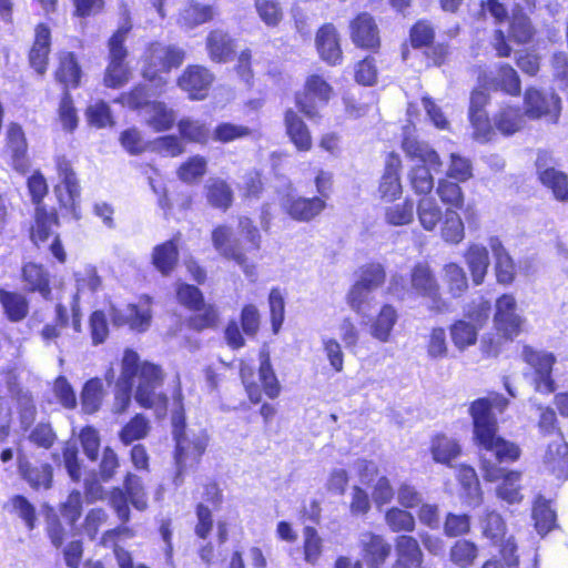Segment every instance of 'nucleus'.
<instances>
[{"mask_svg": "<svg viewBox=\"0 0 568 568\" xmlns=\"http://www.w3.org/2000/svg\"><path fill=\"white\" fill-rule=\"evenodd\" d=\"M138 378L134 398L139 405L145 408H154L164 412L168 397L162 393L164 374L160 366L149 362L140 363L139 355L126 349L122 359V371L115 384L114 414H123L131 404L133 379Z\"/></svg>", "mask_w": 568, "mask_h": 568, "instance_id": "1", "label": "nucleus"}, {"mask_svg": "<svg viewBox=\"0 0 568 568\" xmlns=\"http://www.w3.org/2000/svg\"><path fill=\"white\" fill-rule=\"evenodd\" d=\"M508 399L500 394H491L488 397L476 399L469 407V414L474 424V436L483 449V458L487 468L488 477H496L497 470L491 466V457L498 456L501 459L519 458L520 448L499 436H497V419L493 409L503 413L508 406Z\"/></svg>", "mask_w": 568, "mask_h": 568, "instance_id": "2", "label": "nucleus"}, {"mask_svg": "<svg viewBox=\"0 0 568 568\" xmlns=\"http://www.w3.org/2000/svg\"><path fill=\"white\" fill-rule=\"evenodd\" d=\"M184 58V50L176 45L152 43L144 55L142 77L146 82L155 84V93L164 92L168 84L166 74L173 68H179Z\"/></svg>", "mask_w": 568, "mask_h": 568, "instance_id": "3", "label": "nucleus"}, {"mask_svg": "<svg viewBox=\"0 0 568 568\" xmlns=\"http://www.w3.org/2000/svg\"><path fill=\"white\" fill-rule=\"evenodd\" d=\"M173 435L176 442V475L174 477V484L180 486L183 483V474L200 462V458L207 446V438L204 434L194 435L191 438L184 432V424L180 416H173Z\"/></svg>", "mask_w": 568, "mask_h": 568, "instance_id": "4", "label": "nucleus"}, {"mask_svg": "<svg viewBox=\"0 0 568 568\" xmlns=\"http://www.w3.org/2000/svg\"><path fill=\"white\" fill-rule=\"evenodd\" d=\"M130 30L131 24L125 22L109 40V63L104 74V84L108 88H120L129 81L130 70L125 63L128 50L124 41Z\"/></svg>", "mask_w": 568, "mask_h": 568, "instance_id": "5", "label": "nucleus"}, {"mask_svg": "<svg viewBox=\"0 0 568 568\" xmlns=\"http://www.w3.org/2000/svg\"><path fill=\"white\" fill-rule=\"evenodd\" d=\"M412 295L427 298V307L436 314L450 311V304L442 297L439 284L426 263H417L410 272Z\"/></svg>", "mask_w": 568, "mask_h": 568, "instance_id": "6", "label": "nucleus"}, {"mask_svg": "<svg viewBox=\"0 0 568 568\" xmlns=\"http://www.w3.org/2000/svg\"><path fill=\"white\" fill-rule=\"evenodd\" d=\"M480 455V469L483 473V477L487 481H497L501 480V483L496 487V495L501 500L508 504H517L523 499L521 490V474L519 471L506 470L499 466L501 463H511L517 460L518 458H509L501 459L497 455L491 457V466L496 468L497 474L496 477H488L487 468L485 467L484 458H483V449L479 452Z\"/></svg>", "mask_w": 568, "mask_h": 568, "instance_id": "7", "label": "nucleus"}, {"mask_svg": "<svg viewBox=\"0 0 568 568\" xmlns=\"http://www.w3.org/2000/svg\"><path fill=\"white\" fill-rule=\"evenodd\" d=\"M151 304L152 298L148 295H143L140 298L139 305L128 304L125 308H118L112 305L109 311V316L114 326L129 325L133 331L145 332L151 325Z\"/></svg>", "mask_w": 568, "mask_h": 568, "instance_id": "8", "label": "nucleus"}, {"mask_svg": "<svg viewBox=\"0 0 568 568\" xmlns=\"http://www.w3.org/2000/svg\"><path fill=\"white\" fill-rule=\"evenodd\" d=\"M521 356L535 372V389L545 394L555 392V382L551 378L552 365L556 362L555 356L550 353L536 351L530 346H524Z\"/></svg>", "mask_w": 568, "mask_h": 568, "instance_id": "9", "label": "nucleus"}, {"mask_svg": "<svg viewBox=\"0 0 568 568\" xmlns=\"http://www.w3.org/2000/svg\"><path fill=\"white\" fill-rule=\"evenodd\" d=\"M525 113L531 119L547 116L556 123L560 114V98L555 92H545L529 88L525 92Z\"/></svg>", "mask_w": 568, "mask_h": 568, "instance_id": "10", "label": "nucleus"}, {"mask_svg": "<svg viewBox=\"0 0 568 568\" xmlns=\"http://www.w3.org/2000/svg\"><path fill=\"white\" fill-rule=\"evenodd\" d=\"M524 318L518 312L517 302L510 294H504L495 304L494 324L496 329L506 338L518 335Z\"/></svg>", "mask_w": 568, "mask_h": 568, "instance_id": "11", "label": "nucleus"}, {"mask_svg": "<svg viewBox=\"0 0 568 568\" xmlns=\"http://www.w3.org/2000/svg\"><path fill=\"white\" fill-rule=\"evenodd\" d=\"M542 467L558 479L568 478V444L560 433H556L547 444L542 455Z\"/></svg>", "mask_w": 568, "mask_h": 568, "instance_id": "12", "label": "nucleus"}, {"mask_svg": "<svg viewBox=\"0 0 568 568\" xmlns=\"http://www.w3.org/2000/svg\"><path fill=\"white\" fill-rule=\"evenodd\" d=\"M305 89L306 92L303 95L296 97V104L308 119H314L318 113L313 100L317 99L322 103H327L332 94V87L322 77L313 74L307 79Z\"/></svg>", "mask_w": 568, "mask_h": 568, "instance_id": "13", "label": "nucleus"}, {"mask_svg": "<svg viewBox=\"0 0 568 568\" xmlns=\"http://www.w3.org/2000/svg\"><path fill=\"white\" fill-rule=\"evenodd\" d=\"M57 168L59 175L62 179V184L65 190V195L62 193V186L58 185L54 187V193L62 207L70 209L73 215L78 219L75 203L80 197V186L75 178L70 162L65 158H59L57 160Z\"/></svg>", "mask_w": 568, "mask_h": 568, "instance_id": "14", "label": "nucleus"}, {"mask_svg": "<svg viewBox=\"0 0 568 568\" xmlns=\"http://www.w3.org/2000/svg\"><path fill=\"white\" fill-rule=\"evenodd\" d=\"M213 74L204 67H187L178 80V85L193 100H202L213 82Z\"/></svg>", "mask_w": 568, "mask_h": 568, "instance_id": "15", "label": "nucleus"}, {"mask_svg": "<svg viewBox=\"0 0 568 568\" xmlns=\"http://www.w3.org/2000/svg\"><path fill=\"white\" fill-rule=\"evenodd\" d=\"M488 97L483 90H474L470 95L469 120L474 128V138L480 142L489 140L491 126L484 110Z\"/></svg>", "mask_w": 568, "mask_h": 568, "instance_id": "16", "label": "nucleus"}, {"mask_svg": "<svg viewBox=\"0 0 568 568\" xmlns=\"http://www.w3.org/2000/svg\"><path fill=\"white\" fill-rule=\"evenodd\" d=\"M315 44L320 57L328 64L335 65L342 61L339 36L332 23H325L318 29Z\"/></svg>", "mask_w": 568, "mask_h": 568, "instance_id": "17", "label": "nucleus"}, {"mask_svg": "<svg viewBox=\"0 0 568 568\" xmlns=\"http://www.w3.org/2000/svg\"><path fill=\"white\" fill-rule=\"evenodd\" d=\"M351 37L362 48L374 49L379 45L377 26L368 13H361L352 21Z\"/></svg>", "mask_w": 568, "mask_h": 568, "instance_id": "18", "label": "nucleus"}, {"mask_svg": "<svg viewBox=\"0 0 568 568\" xmlns=\"http://www.w3.org/2000/svg\"><path fill=\"white\" fill-rule=\"evenodd\" d=\"M18 471L33 489H49L52 485L53 469L49 464L34 465L26 458L18 459Z\"/></svg>", "mask_w": 568, "mask_h": 568, "instance_id": "19", "label": "nucleus"}, {"mask_svg": "<svg viewBox=\"0 0 568 568\" xmlns=\"http://www.w3.org/2000/svg\"><path fill=\"white\" fill-rule=\"evenodd\" d=\"M21 277L27 291L38 292L44 300L51 298L50 274L41 264H24Z\"/></svg>", "mask_w": 568, "mask_h": 568, "instance_id": "20", "label": "nucleus"}, {"mask_svg": "<svg viewBox=\"0 0 568 568\" xmlns=\"http://www.w3.org/2000/svg\"><path fill=\"white\" fill-rule=\"evenodd\" d=\"M326 206L321 197H287L284 207L287 214L301 222H308L317 216Z\"/></svg>", "mask_w": 568, "mask_h": 568, "instance_id": "21", "label": "nucleus"}, {"mask_svg": "<svg viewBox=\"0 0 568 568\" xmlns=\"http://www.w3.org/2000/svg\"><path fill=\"white\" fill-rule=\"evenodd\" d=\"M359 542L369 568H379L392 550L383 537L372 532L362 534Z\"/></svg>", "mask_w": 568, "mask_h": 568, "instance_id": "22", "label": "nucleus"}, {"mask_svg": "<svg viewBox=\"0 0 568 568\" xmlns=\"http://www.w3.org/2000/svg\"><path fill=\"white\" fill-rule=\"evenodd\" d=\"M397 321L396 308L390 304H384L378 314L369 321L371 336L381 343H388Z\"/></svg>", "mask_w": 568, "mask_h": 568, "instance_id": "23", "label": "nucleus"}, {"mask_svg": "<svg viewBox=\"0 0 568 568\" xmlns=\"http://www.w3.org/2000/svg\"><path fill=\"white\" fill-rule=\"evenodd\" d=\"M403 151L412 160H418L424 164H428L434 171H438L442 161L437 152L427 143L417 140L414 136L406 135L402 143Z\"/></svg>", "mask_w": 568, "mask_h": 568, "instance_id": "24", "label": "nucleus"}, {"mask_svg": "<svg viewBox=\"0 0 568 568\" xmlns=\"http://www.w3.org/2000/svg\"><path fill=\"white\" fill-rule=\"evenodd\" d=\"M59 225V219L54 210L48 211L44 204H38L34 210V224L31 227V240L39 246L48 241L52 234V227Z\"/></svg>", "mask_w": 568, "mask_h": 568, "instance_id": "25", "label": "nucleus"}, {"mask_svg": "<svg viewBox=\"0 0 568 568\" xmlns=\"http://www.w3.org/2000/svg\"><path fill=\"white\" fill-rule=\"evenodd\" d=\"M399 168V158L392 154L378 186V193L383 200L393 201L402 194Z\"/></svg>", "mask_w": 568, "mask_h": 568, "instance_id": "26", "label": "nucleus"}, {"mask_svg": "<svg viewBox=\"0 0 568 568\" xmlns=\"http://www.w3.org/2000/svg\"><path fill=\"white\" fill-rule=\"evenodd\" d=\"M49 52L50 30L44 24H38L36 28V39L30 50L29 60L31 67L40 74H43L47 70Z\"/></svg>", "mask_w": 568, "mask_h": 568, "instance_id": "27", "label": "nucleus"}, {"mask_svg": "<svg viewBox=\"0 0 568 568\" xmlns=\"http://www.w3.org/2000/svg\"><path fill=\"white\" fill-rule=\"evenodd\" d=\"M286 133L298 151H310L312 148V136L298 114L293 110H287L284 115Z\"/></svg>", "mask_w": 568, "mask_h": 568, "instance_id": "28", "label": "nucleus"}, {"mask_svg": "<svg viewBox=\"0 0 568 568\" xmlns=\"http://www.w3.org/2000/svg\"><path fill=\"white\" fill-rule=\"evenodd\" d=\"M206 48L210 58L215 62L229 61L235 51L234 40L229 33L216 29L209 33L206 38Z\"/></svg>", "mask_w": 568, "mask_h": 568, "instance_id": "29", "label": "nucleus"}, {"mask_svg": "<svg viewBox=\"0 0 568 568\" xmlns=\"http://www.w3.org/2000/svg\"><path fill=\"white\" fill-rule=\"evenodd\" d=\"M374 291L354 284L346 295V303L349 308L362 318V323L369 318L375 306Z\"/></svg>", "mask_w": 568, "mask_h": 568, "instance_id": "30", "label": "nucleus"}, {"mask_svg": "<svg viewBox=\"0 0 568 568\" xmlns=\"http://www.w3.org/2000/svg\"><path fill=\"white\" fill-rule=\"evenodd\" d=\"M489 246L495 256L496 276L500 284H510L515 278V264L510 255L505 251L503 244L497 237H491Z\"/></svg>", "mask_w": 568, "mask_h": 568, "instance_id": "31", "label": "nucleus"}, {"mask_svg": "<svg viewBox=\"0 0 568 568\" xmlns=\"http://www.w3.org/2000/svg\"><path fill=\"white\" fill-rule=\"evenodd\" d=\"M0 304L11 322H21L29 313V302L27 297L17 292H9L0 288Z\"/></svg>", "mask_w": 568, "mask_h": 568, "instance_id": "32", "label": "nucleus"}, {"mask_svg": "<svg viewBox=\"0 0 568 568\" xmlns=\"http://www.w3.org/2000/svg\"><path fill=\"white\" fill-rule=\"evenodd\" d=\"M212 244L224 258L231 260L242 248L239 240L233 239V230L227 225H219L212 231Z\"/></svg>", "mask_w": 568, "mask_h": 568, "instance_id": "33", "label": "nucleus"}, {"mask_svg": "<svg viewBox=\"0 0 568 568\" xmlns=\"http://www.w3.org/2000/svg\"><path fill=\"white\" fill-rule=\"evenodd\" d=\"M207 202L217 209L226 211L233 202L231 186L220 178L209 179L205 185Z\"/></svg>", "mask_w": 568, "mask_h": 568, "instance_id": "34", "label": "nucleus"}, {"mask_svg": "<svg viewBox=\"0 0 568 568\" xmlns=\"http://www.w3.org/2000/svg\"><path fill=\"white\" fill-rule=\"evenodd\" d=\"M216 9L210 4L191 1L180 13L179 22L192 29L214 18Z\"/></svg>", "mask_w": 568, "mask_h": 568, "instance_id": "35", "label": "nucleus"}, {"mask_svg": "<svg viewBox=\"0 0 568 568\" xmlns=\"http://www.w3.org/2000/svg\"><path fill=\"white\" fill-rule=\"evenodd\" d=\"M466 262L476 285L483 283L489 266L488 251L485 246L473 244L466 253Z\"/></svg>", "mask_w": 568, "mask_h": 568, "instance_id": "36", "label": "nucleus"}, {"mask_svg": "<svg viewBox=\"0 0 568 568\" xmlns=\"http://www.w3.org/2000/svg\"><path fill=\"white\" fill-rule=\"evenodd\" d=\"M7 146L12 153L14 166L23 169L26 166L27 140L22 128L17 123H11L7 129Z\"/></svg>", "mask_w": 568, "mask_h": 568, "instance_id": "37", "label": "nucleus"}, {"mask_svg": "<svg viewBox=\"0 0 568 568\" xmlns=\"http://www.w3.org/2000/svg\"><path fill=\"white\" fill-rule=\"evenodd\" d=\"M260 362L258 377L263 389L270 398H276L280 395L281 386L272 367L270 353L266 348L260 352Z\"/></svg>", "mask_w": 568, "mask_h": 568, "instance_id": "38", "label": "nucleus"}, {"mask_svg": "<svg viewBox=\"0 0 568 568\" xmlns=\"http://www.w3.org/2000/svg\"><path fill=\"white\" fill-rule=\"evenodd\" d=\"M162 93L163 92L155 93V84L148 82L136 85L129 93L122 94L119 100L131 109L150 108V104H152L151 98L159 97Z\"/></svg>", "mask_w": 568, "mask_h": 568, "instance_id": "39", "label": "nucleus"}, {"mask_svg": "<svg viewBox=\"0 0 568 568\" xmlns=\"http://www.w3.org/2000/svg\"><path fill=\"white\" fill-rule=\"evenodd\" d=\"M104 397L103 384L100 378L89 379L81 392L82 409L87 414L97 413Z\"/></svg>", "mask_w": 568, "mask_h": 568, "instance_id": "40", "label": "nucleus"}, {"mask_svg": "<svg viewBox=\"0 0 568 568\" xmlns=\"http://www.w3.org/2000/svg\"><path fill=\"white\" fill-rule=\"evenodd\" d=\"M178 248L173 241L158 245L152 254L154 266L163 274H170L178 262Z\"/></svg>", "mask_w": 568, "mask_h": 568, "instance_id": "41", "label": "nucleus"}, {"mask_svg": "<svg viewBox=\"0 0 568 568\" xmlns=\"http://www.w3.org/2000/svg\"><path fill=\"white\" fill-rule=\"evenodd\" d=\"M149 113L148 124L158 132L171 129L176 120L175 112L163 102H152Z\"/></svg>", "mask_w": 568, "mask_h": 568, "instance_id": "42", "label": "nucleus"}, {"mask_svg": "<svg viewBox=\"0 0 568 568\" xmlns=\"http://www.w3.org/2000/svg\"><path fill=\"white\" fill-rule=\"evenodd\" d=\"M541 183L550 189L556 200L568 201V176L556 169H545L540 173Z\"/></svg>", "mask_w": 568, "mask_h": 568, "instance_id": "43", "label": "nucleus"}, {"mask_svg": "<svg viewBox=\"0 0 568 568\" xmlns=\"http://www.w3.org/2000/svg\"><path fill=\"white\" fill-rule=\"evenodd\" d=\"M443 272V281L447 285L449 294L453 297L462 296L468 288L464 270L455 263H449L444 266Z\"/></svg>", "mask_w": 568, "mask_h": 568, "instance_id": "44", "label": "nucleus"}, {"mask_svg": "<svg viewBox=\"0 0 568 568\" xmlns=\"http://www.w3.org/2000/svg\"><path fill=\"white\" fill-rule=\"evenodd\" d=\"M416 213L420 225L426 231H433L443 217L439 205L432 197H424L419 200Z\"/></svg>", "mask_w": 568, "mask_h": 568, "instance_id": "45", "label": "nucleus"}, {"mask_svg": "<svg viewBox=\"0 0 568 568\" xmlns=\"http://www.w3.org/2000/svg\"><path fill=\"white\" fill-rule=\"evenodd\" d=\"M124 493L129 497L131 505L138 510H144L148 507V498L142 484V479L135 474L128 473L123 481Z\"/></svg>", "mask_w": 568, "mask_h": 568, "instance_id": "46", "label": "nucleus"}, {"mask_svg": "<svg viewBox=\"0 0 568 568\" xmlns=\"http://www.w3.org/2000/svg\"><path fill=\"white\" fill-rule=\"evenodd\" d=\"M524 124V116L518 108L507 106L495 116L496 128L506 135L519 131Z\"/></svg>", "mask_w": 568, "mask_h": 568, "instance_id": "47", "label": "nucleus"}, {"mask_svg": "<svg viewBox=\"0 0 568 568\" xmlns=\"http://www.w3.org/2000/svg\"><path fill=\"white\" fill-rule=\"evenodd\" d=\"M477 331L476 325L464 320L457 321L450 326L452 341L458 349L464 351L476 343Z\"/></svg>", "mask_w": 568, "mask_h": 568, "instance_id": "48", "label": "nucleus"}, {"mask_svg": "<svg viewBox=\"0 0 568 568\" xmlns=\"http://www.w3.org/2000/svg\"><path fill=\"white\" fill-rule=\"evenodd\" d=\"M396 551L398 559L410 565L419 566L423 558V552L418 545V541L407 535H402L396 538Z\"/></svg>", "mask_w": 568, "mask_h": 568, "instance_id": "49", "label": "nucleus"}, {"mask_svg": "<svg viewBox=\"0 0 568 568\" xmlns=\"http://www.w3.org/2000/svg\"><path fill=\"white\" fill-rule=\"evenodd\" d=\"M150 430L149 420L141 414H136L120 430L119 437L124 445H130L135 440L143 439Z\"/></svg>", "mask_w": 568, "mask_h": 568, "instance_id": "50", "label": "nucleus"}, {"mask_svg": "<svg viewBox=\"0 0 568 568\" xmlns=\"http://www.w3.org/2000/svg\"><path fill=\"white\" fill-rule=\"evenodd\" d=\"M432 454L436 462L449 464L460 454L459 444L447 436H437L432 444Z\"/></svg>", "mask_w": 568, "mask_h": 568, "instance_id": "51", "label": "nucleus"}, {"mask_svg": "<svg viewBox=\"0 0 568 568\" xmlns=\"http://www.w3.org/2000/svg\"><path fill=\"white\" fill-rule=\"evenodd\" d=\"M477 546L465 539L456 541L449 551L450 560L459 568H468L471 566L477 558Z\"/></svg>", "mask_w": 568, "mask_h": 568, "instance_id": "52", "label": "nucleus"}, {"mask_svg": "<svg viewBox=\"0 0 568 568\" xmlns=\"http://www.w3.org/2000/svg\"><path fill=\"white\" fill-rule=\"evenodd\" d=\"M464 223L454 210H447L444 215V224L442 226V237L445 242L458 244L464 239Z\"/></svg>", "mask_w": 568, "mask_h": 568, "instance_id": "53", "label": "nucleus"}, {"mask_svg": "<svg viewBox=\"0 0 568 568\" xmlns=\"http://www.w3.org/2000/svg\"><path fill=\"white\" fill-rule=\"evenodd\" d=\"M59 82L65 87H77L80 81L81 70L72 53H64L60 58V67L55 73Z\"/></svg>", "mask_w": 568, "mask_h": 568, "instance_id": "54", "label": "nucleus"}, {"mask_svg": "<svg viewBox=\"0 0 568 568\" xmlns=\"http://www.w3.org/2000/svg\"><path fill=\"white\" fill-rule=\"evenodd\" d=\"M384 216L389 225H407L412 223L414 219V202L406 200L403 203L389 205L385 209Z\"/></svg>", "mask_w": 568, "mask_h": 568, "instance_id": "55", "label": "nucleus"}, {"mask_svg": "<svg viewBox=\"0 0 568 568\" xmlns=\"http://www.w3.org/2000/svg\"><path fill=\"white\" fill-rule=\"evenodd\" d=\"M178 126L181 135L191 142L205 144L210 139V130L199 120L182 119Z\"/></svg>", "mask_w": 568, "mask_h": 568, "instance_id": "56", "label": "nucleus"}, {"mask_svg": "<svg viewBox=\"0 0 568 568\" xmlns=\"http://www.w3.org/2000/svg\"><path fill=\"white\" fill-rule=\"evenodd\" d=\"M428 164L416 165L408 173L412 189L416 194H428L434 187V178Z\"/></svg>", "mask_w": 568, "mask_h": 568, "instance_id": "57", "label": "nucleus"}, {"mask_svg": "<svg viewBox=\"0 0 568 568\" xmlns=\"http://www.w3.org/2000/svg\"><path fill=\"white\" fill-rule=\"evenodd\" d=\"M493 84L496 89H500L510 95H518L520 93V80L510 65L503 64L497 75L493 79Z\"/></svg>", "mask_w": 568, "mask_h": 568, "instance_id": "58", "label": "nucleus"}, {"mask_svg": "<svg viewBox=\"0 0 568 568\" xmlns=\"http://www.w3.org/2000/svg\"><path fill=\"white\" fill-rule=\"evenodd\" d=\"M260 19L267 27H276L283 19V10L278 0H254Z\"/></svg>", "mask_w": 568, "mask_h": 568, "instance_id": "59", "label": "nucleus"}, {"mask_svg": "<svg viewBox=\"0 0 568 568\" xmlns=\"http://www.w3.org/2000/svg\"><path fill=\"white\" fill-rule=\"evenodd\" d=\"M534 36V28L529 18L517 10L513 13L510 22V37L518 43H527Z\"/></svg>", "mask_w": 568, "mask_h": 568, "instance_id": "60", "label": "nucleus"}, {"mask_svg": "<svg viewBox=\"0 0 568 568\" xmlns=\"http://www.w3.org/2000/svg\"><path fill=\"white\" fill-rule=\"evenodd\" d=\"M304 536V559L310 565H315L322 555L323 540L317 530L313 527H305Z\"/></svg>", "mask_w": 568, "mask_h": 568, "instance_id": "61", "label": "nucleus"}, {"mask_svg": "<svg viewBox=\"0 0 568 568\" xmlns=\"http://www.w3.org/2000/svg\"><path fill=\"white\" fill-rule=\"evenodd\" d=\"M483 535L494 544H498L505 536V523L501 516L495 511H488L480 521Z\"/></svg>", "mask_w": 568, "mask_h": 568, "instance_id": "62", "label": "nucleus"}, {"mask_svg": "<svg viewBox=\"0 0 568 568\" xmlns=\"http://www.w3.org/2000/svg\"><path fill=\"white\" fill-rule=\"evenodd\" d=\"M252 130L245 125L224 122L219 124L213 131V140L221 143H230L237 139L251 135Z\"/></svg>", "mask_w": 568, "mask_h": 568, "instance_id": "63", "label": "nucleus"}, {"mask_svg": "<svg viewBox=\"0 0 568 568\" xmlns=\"http://www.w3.org/2000/svg\"><path fill=\"white\" fill-rule=\"evenodd\" d=\"M386 273L382 264L372 263L364 266L359 278L355 282L363 287L375 291L385 282Z\"/></svg>", "mask_w": 568, "mask_h": 568, "instance_id": "64", "label": "nucleus"}]
</instances>
